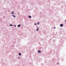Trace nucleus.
Wrapping results in <instances>:
<instances>
[{
	"label": "nucleus",
	"mask_w": 66,
	"mask_h": 66,
	"mask_svg": "<svg viewBox=\"0 0 66 66\" xmlns=\"http://www.w3.org/2000/svg\"><path fill=\"white\" fill-rule=\"evenodd\" d=\"M63 25H63V24H60V27H63Z\"/></svg>",
	"instance_id": "obj_1"
},
{
	"label": "nucleus",
	"mask_w": 66,
	"mask_h": 66,
	"mask_svg": "<svg viewBox=\"0 0 66 66\" xmlns=\"http://www.w3.org/2000/svg\"><path fill=\"white\" fill-rule=\"evenodd\" d=\"M39 28L38 27H37V29H36V31H39Z\"/></svg>",
	"instance_id": "obj_2"
},
{
	"label": "nucleus",
	"mask_w": 66,
	"mask_h": 66,
	"mask_svg": "<svg viewBox=\"0 0 66 66\" xmlns=\"http://www.w3.org/2000/svg\"><path fill=\"white\" fill-rule=\"evenodd\" d=\"M14 11H13L11 13V14H13V15H14Z\"/></svg>",
	"instance_id": "obj_3"
},
{
	"label": "nucleus",
	"mask_w": 66,
	"mask_h": 66,
	"mask_svg": "<svg viewBox=\"0 0 66 66\" xmlns=\"http://www.w3.org/2000/svg\"><path fill=\"white\" fill-rule=\"evenodd\" d=\"M38 53H41V51L39 50H38Z\"/></svg>",
	"instance_id": "obj_4"
},
{
	"label": "nucleus",
	"mask_w": 66,
	"mask_h": 66,
	"mask_svg": "<svg viewBox=\"0 0 66 66\" xmlns=\"http://www.w3.org/2000/svg\"><path fill=\"white\" fill-rule=\"evenodd\" d=\"M52 41L53 42V43H55V42H56V40H53Z\"/></svg>",
	"instance_id": "obj_5"
},
{
	"label": "nucleus",
	"mask_w": 66,
	"mask_h": 66,
	"mask_svg": "<svg viewBox=\"0 0 66 66\" xmlns=\"http://www.w3.org/2000/svg\"><path fill=\"white\" fill-rule=\"evenodd\" d=\"M20 26H21V24H19L18 25L17 27H20Z\"/></svg>",
	"instance_id": "obj_6"
},
{
	"label": "nucleus",
	"mask_w": 66,
	"mask_h": 66,
	"mask_svg": "<svg viewBox=\"0 0 66 66\" xmlns=\"http://www.w3.org/2000/svg\"><path fill=\"white\" fill-rule=\"evenodd\" d=\"M18 55L19 56H20V55H21V53H19L18 54Z\"/></svg>",
	"instance_id": "obj_7"
},
{
	"label": "nucleus",
	"mask_w": 66,
	"mask_h": 66,
	"mask_svg": "<svg viewBox=\"0 0 66 66\" xmlns=\"http://www.w3.org/2000/svg\"><path fill=\"white\" fill-rule=\"evenodd\" d=\"M10 26H11V27H12V26H14V25H13L12 24H10Z\"/></svg>",
	"instance_id": "obj_8"
},
{
	"label": "nucleus",
	"mask_w": 66,
	"mask_h": 66,
	"mask_svg": "<svg viewBox=\"0 0 66 66\" xmlns=\"http://www.w3.org/2000/svg\"><path fill=\"white\" fill-rule=\"evenodd\" d=\"M56 46V44H55L54 43L53 45V46L54 47H55Z\"/></svg>",
	"instance_id": "obj_9"
},
{
	"label": "nucleus",
	"mask_w": 66,
	"mask_h": 66,
	"mask_svg": "<svg viewBox=\"0 0 66 66\" xmlns=\"http://www.w3.org/2000/svg\"><path fill=\"white\" fill-rule=\"evenodd\" d=\"M12 16H13V17L14 18H16V16L14 15H12Z\"/></svg>",
	"instance_id": "obj_10"
},
{
	"label": "nucleus",
	"mask_w": 66,
	"mask_h": 66,
	"mask_svg": "<svg viewBox=\"0 0 66 66\" xmlns=\"http://www.w3.org/2000/svg\"><path fill=\"white\" fill-rule=\"evenodd\" d=\"M28 17L29 18H31V17H32V16H31L29 15L28 16Z\"/></svg>",
	"instance_id": "obj_11"
},
{
	"label": "nucleus",
	"mask_w": 66,
	"mask_h": 66,
	"mask_svg": "<svg viewBox=\"0 0 66 66\" xmlns=\"http://www.w3.org/2000/svg\"><path fill=\"white\" fill-rule=\"evenodd\" d=\"M37 24H38V25H39V22H38L37 23Z\"/></svg>",
	"instance_id": "obj_12"
},
{
	"label": "nucleus",
	"mask_w": 66,
	"mask_h": 66,
	"mask_svg": "<svg viewBox=\"0 0 66 66\" xmlns=\"http://www.w3.org/2000/svg\"><path fill=\"white\" fill-rule=\"evenodd\" d=\"M34 25H35V26H36V23H35Z\"/></svg>",
	"instance_id": "obj_13"
},
{
	"label": "nucleus",
	"mask_w": 66,
	"mask_h": 66,
	"mask_svg": "<svg viewBox=\"0 0 66 66\" xmlns=\"http://www.w3.org/2000/svg\"><path fill=\"white\" fill-rule=\"evenodd\" d=\"M14 26H15V27H16V26L15 25H14Z\"/></svg>",
	"instance_id": "obj_14"
},
{
	"label": "nucleus",
	"mask_w": 66,
	"mask_h": 66,
	"mask_svg": "<svg viewBox=\"0 0 66 66\" xmlns=\"http://www.w3.org/2000/svg\"><path fill=\"white\" fill-rule=\"evenodd\" d=\"M54 28L55 29H56L55 27H54Z\"/></svg>",
	"instance_id": "obj_15"
},
{
	"label": "nucleus",
	"mask_w": 66,
	"mask_h": 66,
	"mask_svg": "<svg viewBox=\"0 0 66 66\" xmlns=\"http://www.w3.org/2000/svg\"><path fill=\"white\" fill-rule=\"evenodd\" d=\"M18 58H19V59H20V57H18Z\"/></svg>",
	"instance_id": "obj_16"
},
{
	"label": "nucleus",
	"mask_w": 66,
	"mask_h": 66,
	"mask_svg": "<svg viewBox=\"0 0 66 66\" xmlns=\"http://www.w3.org/2000/svg\"><path fill=\"white\" fill-rule=\"evenodd\" d=\"M57 65H58V64H59V63H57Z\"/></svg>",
	"instance_id": "obj_17"
},
{
	"label": "nucleus",
	"mask_w": 66,
	"mask_h": 66,
	"mask_svg": "<svg viewBox=\"0 0 66 66\" xmlns=\"http://www.w3.org/2000/svg\"><path fill=\"white\" fill-rule=\"evenodd\" d=\"M22 26H23V24H22Z\"/></svg>",
	"instance_id": "obj_18"
}]
</instances>
